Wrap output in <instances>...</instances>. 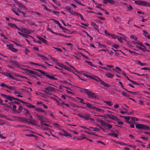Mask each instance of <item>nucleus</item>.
I'll return each mask as SVG.
<instances>
[{"label":"nucleus","instance_id":"obj_51","mask_svg":"<svg viewBox=\"0 0 150 150\" xmlns=\"http://www.w3.org/2000/svg\"><path fill=\"white\" fill-rule=\"evenodd\" d=\"M97 43H98V45L100 46H101V47H105V46L103 45L102 44H100V42H97Z\"/></svg>","mask_w":150,"mask_h":150},{"label":"nucleus","instance_id":"obj_57","mask_svg":"<svg viewBox=\"0 0 150 150\" xmlns=\"http://www.w3.org/2000/svg\"><path fill=\"white\" fill-rule=\"evenodd\" d=\"M47 30L50 31L52 33L54 34V32L53 30L51 28H47Z\"/></svg>","mask_w":150,"mask_h":150},{"label":"nucleus","instance_id":"obj_30","mask_svg":"<svg viewBox=\"0 0 150 150\" xmlns=\"http://www.w3.org/2000/svg\"><path fill=\"white\" fill-rule=\"evenodd\" d=\"M13 94L16 95V96L18 97H23V96L19 95V94L20 93L18 92L17 91H14L13 92Z\"/></svg>","mask_w":150,"mask_h":150},{"label":"nucleus","instance_id":"obj_37","mask_svg":"<svg viewBox=\"0 0 150 150\" xmlns=\"http://www.w3.org/2000/svg\"><path fill=\"white\" fill-rule=\"evenodd\" d=\"M109 134L110 135H112V136H114V137H116V138H118L117 137H118V135L117 134L115 133H113V132H112L110 133H109Z\"/></svg>","mask_w":150,"mask_h":150},{"label":"nucleus","instance_id":"obj_48","mask_svg":"<svg viewBox=\"0 0 150 150\" xmlns=\"http://www.w3.org/2000/svg\"><path fill=\"white\" fill-rule=\"evenodd\" d=\"M130 38H131L135 40H137V38L134 35H131L130 36Z\"/></svg>","mask_w":150,"mask_h":150},{"label":"nucleus","instance_id":"obj_17","mask_svg":"<svg viewBox=\"0 0 150 150\" xmlns=\"http://www.w3.org/2000/svg\"><path fill=\"white\" fill-rule=\"evenodd\" d=\"M105 76L108 78H112L114 76V74H112L110 72L106 73Z\"/></svg>","mask_w":150,"mask_h":150},{"label":"nucleus","instance_id":"obj_43","mask_svg":"<svg viewBox=\"0 0 150 150\" xmlns=\"http://www.w3.org/2000/svg\"><path fill=\"white\" fill-rule=\"evenodd\" d=\"M137 63L139 65L142 66H143L146 65V63H142L139 61H137Z\"/></svg>","mask_w":150,"mask_h":150},{"label":"nucleus","instance_id":"obj_7","mask_svg":"<svg viewBox=\"0 0 150 150\" xmlns=\"http://www.w3.org/2000/svg\"><path fill=\"white\" fill-rule=\"evenodd\" d=\"M0 94L4 98L9 100L11 102L12 101V100H17L18 101L19 100V99L12 97L10 96L5 95L2 93H1Z\"/></svg>","mask_w":150,"mask_h":150},{"label":"nucleus","instance_id":"obj_12","mask_svg":"<svg viewBox=\"0 0 150 150\" xmlns=\"http://www.w3.org/2000/svg\"><path fill=\"white\" fill-rule=\"evenodd\" d=\"M36 116L38 118L39 120L40 121V122H42L43 120H44L45 117L43 116L40 115L38 114H36Z\"/></svg>","mask_w":150,"mask_h":150},{"label":"nucleus","instance_id":"obj_56","mask_svg":"<svg viewBox=\"0 0 150 150\" xmlns=\"http://www.w3.org/2000/svg\"><path fill=\"white\" fill-rule=\"evenodd\" d=\"M52 13L56 15H57L59 13V11H52Z\"/></svg>","mask_w":150,"mask_h":150},{"label":"nucleus","instance_id":"obj_47","mask_svg":"<svg viewBox=\"0 0 150 150\" xmlns=\"http://www.w3.org/2000/svg\"><path fill=\"white\" fill-rule=\"evenodd\" d=\"M108 2L111 4H113L115 3V1L113 0H108Z\"/></svg>","mask_w":150,"mask_h":150},{"label":"nucleus","instance_id":"obj_21","mask_svg":"<svg viewBox=\"0 0 150 150\" xmlns=\"http://www.w3.org/2000/svg\"><path fill=\"white\" fill-rule=\"evenodd\" d=\"M118 83L120 84L121 85V87L124 89L125 90V91H126L128 92H129L131 93H135V92H132V91H128L125 88H124L123 87V84H122V83L121 82V81H119L118 82Z\"/></svg>","mask_w":150,"mask_h":150},{"label":"nucleus","instance_id":"obj_16","mask_svg":"<svg viewBox=\"0 0 150 150\" xmlns=\"http://www.w3.org/2000/svg\"><path fill=\"white\" fill-rule=\"evenodd\" d=\"M89 114L88 113H87L84 115L83 119L86 120H93V119L89 117Z\"/></svg>","mask_w":150,"mask_h":150},{"label":"nucleus","instance_id":"obj_29","mask_svg":"<svg viewBox=\"0 0 150 150\" xmlns=\"http://www.w3.org/2000/svg\"><path fill=\"white\" fill-rule=\"evenodd\" d=\"M6 46L8 48V49L11 50L13 47V45L12 44H7Z\"/></svg>","mask_w":150,"mask_h":150},{"label":"nucleus","instance_id":"obj_9","mask_svg":"<svg viewBox=\"0 0 150 150\" xmlns=\"http://www.w3.org/2000/svg\"><path fill=\"white\" fill-rule=\"evenodd\" d=\"M105 117L106 118H109L115 121L120 120L116 116L111 114H107L106 115V116Z\"/></svg>","mask_w":150,"mask_h":150},{"label":"nucleus","instance_id":"obj_31","mask_svg":"<svg viewBox=\"0 0 150 150\" xmlns=\"http://www.w3.org/2000/svg\"><path fill=\"white\" fill-rule=\"evenodd\" d=\"M126 50H127L130 53H133L135 55H139V53H137L136 52H135L134 51H131L130 50H129V49H126Z\"/></svg>","mask_w":150,"mask_h":150},{"label":"nucleus","instance_id":"obj_20","mask_svg":"<svg viewBox=\"0 0 150 150\" xmlns=\"http://www.w3.org/2000/svg\"><path fill=\"white\" fill-rule=\"evenodd\" d=\"M65 9L66 10L69 11V13L73 15V14H74V12L73 11L71 10V8L70 7H66V8H65Z\"/></svg>","mask_w":150,"mask_h":150},{"label":"nucleus","instance_id":"obj_15","mask_svg":"<svg viewBox=\"0 0 150 150\" xmlns=\"http://www.w3.org/2000/svg\"><path fill=\"white\" fill-rule=\"evenodd\" d=\"M86 106L87 107L91 109H92L94 110V108H95V106H92V105L90 103H86Z\"/></svg>","mask_w":150,"mask_h":150},{"label":"nucleus","instance_id":"obj_62","mask_svg":"<svg viewBox=\"0 0 150 150\" xmlns=\"http://www.w3.org/2000/svg\"><path fill=\"white\" fill-rule=\"evenodd\" d=\"M57 64L60 67H63V66H65V67L66 66L65 65H64L61 63H57Z\"/></svg>","mask_w":150,"mask_h":150},{"label":"nucleus","instance_id":"obj_22","mask_svg":"<svg viewBox=\"0 0 150 150\" xmlns=\"http://www.w3.org/2000/svg\"><path fill=\"white\" fill-rule=\"evenodd\" d=\"M23 112L25 115H26L27 114L29 115H30V112H29V110H28L25 108L23 109Z\"/></svg>","mask_w":150,"mask_h":150},{"label":"nucleus","instance_id":"obj_54","mask_svg":"<svg viewBox=\"0 0 150 150\" xmlns=\"http://www.w3.org/2000/svg\"><path fill=\"white\" fill-rule=\"evenodd\" d=\"M122 94L124 96L127 97H129L130 96V95H127L126 94V93L125 92H123L122 93Z\"/></svg>","mask_w":150,"mask_h":150},{"label":"nucleus","instance_id":"obj_42","mask_svg":"<svg viewBox=\"0 0 150 150\" xmlns=\"http://www.w3.org/2000/svg\"><path fill=\"white\" fill-rule=\"evenodd\" d=\"M116 142L117 144H119L121 145H127V144L120 142Z\"/></svg>","mask_w":150,"mask_h":150},{"label":"nucleus","instance_id":"obj_2","mask_svg":"<svg viewBox=\"0 0 150 150\" xmlns=\"http://www.w3.org/2000/svg\"><path fill=\"white\" fill-rule=\"evenodd\" d=\"M90 78H91L92 79L98 82H100L101 84L103 86L105 87H110V85L109 84L106 83L103 81H102L99 77L98 76H96L95 77H93L91 76H90Z\"/></svg>","mask_w":150,"mask_h":150},{"label":"nucleus","instance_id":"obj_27","mask_svg":"<svg viewBox=\"0 0 150 150\" xmlns=\"http://www.w3.org/2000/svg\"><path fill=\"white\" fill-rule=\"evenodd\" d=\"M134 44H137L138 45H140L142 47H143L144 48H145V46L141 42H134Z\"/></svg>","mask_w":150,"mask_h":150},{"label":"nucleus","instance_id":"obj_46","mask_svg":"<svg viewBox=\"0 0 150 150\" xmlns=\"http://www.w3.org/2000/svg\"><path fill=\"white\" fill-rule=\"evenodd\" d=\"M136 47H137L138 48H139V49L141 50L143 52H144V51H145L144 48H143L140 46H136Z\"/></svg>","mask_w":150,"mask_h":150},{"label":"nucleus","instance_id":"obj_33","mask_svg":"<svg viewBox=\"0 0 150 150\" xmlns=\"http://www.w3.org/2000/svg\"><path fill=\"white\" fill-rule=\"evenodd\" d=\"M38 55L40 57H41L43 59V60H46L48 59L47 58H46L45 56L42 55L38 54Z\"/></svg>","mask_w":150,"mask_h":150},{"label":"nucleus","instance_id":"obj_35","mask_svg":"<svg viewBox=\"0 0 150 150\" xmlns=\"http://www.w3.org/2000/svg\"><path fill=\"white\" fill-rule=\"evenodd\" d=\"M76 98L78 99L79 100H80L79 101V102H80V103H83L84 104H86V103L83 102L84 100L83 99H82L81 98L78 97H77Z\"/></svg>","mask_w":150,"mask_h":150},{"label":"nucleus","instance_id":"obj_19","mask_svg":"<svg viewBox=\"0 0 150 150\" xmlns=\"http://www.w3.org/2000/svg\"><path fill=\"white\" fill-rule=\"evenodd\" d=\"M5 75L7 77L12 78L13 79H15V78L13 77L10 73L6 72L5 73Z\"/></svg>","mask_w":150,"mask_h":150},{"label":"nucleus","instance_id":"obj_45","mask_svg":"<svg viewBox=\"0 0 150 150\" xmlns=\"http://www.w3.org/2000/svg\"><path fill=\"white\" fill-rule=\"evenodd\" d=\"M41 41H42L43 43L45 44H48L47 41L44 39L43 38Z\"/></svg>","mask_w":150,"mask_h":150},{"label":"nucleus","instance_id":"obj_49","mask_svg":"<svg viewBox=\"0 0 150 150\" xmlns=\"http://www.w3.org/2000/svg\"><path fill=\"white\" fill-rule=\"evenodd\" d=\"M17 29L22 33H23V31L24 30V28H19L18 27Z\"/></svg>","mask_w":150,"mask_h":150},{"label":"nucleus","instance_id":"obj_14","mask_svg":"<svg viewBox=\"0 0 150 150\" xmlns=\"http://www.w3.org/2000/svg\"><path fill=\"white\" fill-rule=\"evenodd\" d=\"M8 25L11 28H13L14 29H17L18 27L15 24H13L12 23H8Z\"/></svg>","mask_w":150,"mask_h":150},{"label":"nucleus","instance_id":"obj_32","mask_svg":"<svg viewBox=\"0 0 150 150\" xmlns=\"http://www.w3.org/2000/svg\"><path fill=\"white\" fill-rule=\"evenodd\" d=\"M91 25H92L94 26V28L96 29H97L98 28V26L94 22H92L91 23Z\"/></svg>","mask_w":150,"mask_h":150},{"label":"nucleus","instance_id":"obj_39","mask_svg":"<svg viewBox=\"0 0 150 150\" xmlns=\"http://www.w3.org/2000/svg\"><path fill=\"white\" fill-rule=\"evenodd\" d=\"M32 38H33V41L34 42H35L37 43H39V44H41L42 43V42L40 40H38L37 41L33 37H31Z\"/></svg>","mask_w":150,"mask_h":150},{"label":"nucleus","instance_id":"obj_63","mask_svg":"<svg viewBox=\"0 0 150 150\" xmlns=\"http://www.w3.org/2000/svg\"><path fill=\"white\" fill-rule=\"evenodd\" d=\"M142 70H150V69H149V68L148 67H144L143 68H141Z\"/></svg>","mask_w":150,"mask_h":150},{"label":"nucleus","instance_id":"obj_50","mask_svg":"<svg viewBox=\"0 0 150 150\" xmlns=\"http://www.w3.org/2000/svg\"><path fill=\"white\" fill-rule=\"evenodd\" d=\"M53 48L56 50H57V51H59V52H62V50L60 49V48H57V47H53Z\"/></svg>","mask_w":150,"mask_h":150},{"label":"nucleus","instance_id":"obj_11","mask_svg":"<svg viewBox=\"0 0 150 150\" xmlns=\"http://www.w3.org/2000/svg\"><path fill=\"white\" fill-rule=\"evenodd\" d=\"M24 70L25 71L27 72H28L32 74L33 75H37L38 76L37 74V72H35L34 71H32L31 70H30L29 69H27V68H25L24 69Z\"/></svg>","mask_w":150,"mask_h":150},{"label":"nucleus","instance_id":"obj_28","mask_svg":"<svg viewBox=\"0 0 150 150\" xmlns=\"http://www.w3.org/2000/svg\"><path fill=\"white\" fill-rule=\"evenodd\" d=\"M35 110L38 111L40 112H45L41 108H35Z\"/></svg>","mask_w":150,"mask_h":150},{"label":"nucleus","instance_id":"obj_3","mask_svg":"<svg viewBox=\"0 0 150 150\" xmlns=\"http://www.w3.org/2000/svg\"><path fill=\"white\" fill-rule=\"evenodd\" d=\"M35 70L40 72L42 74L43 76H47L48 78L50 79L54 80L56 81L58 80L57 79L55 78L52 76L48 74L47 73L42 70L37 69H35Z\"/></svg>","mask_w":150,"mask_h":150},{"label":"nucleus","instance_id":"obj_18","mask_svg":"<svg viewBox=\"0 0 150 150\" xmlns=\"http://www.w3.org/2000/svg\"><path fill=\"white\" fill-rule=\"evenodd\" d=\"M55 89L54 88L50 86H49L45 88V90L50 91H54Z\"/></svg>","mask_w":150,"mask_h":150},{"label":"nucleus","instance_id":"obj_34","mask_svg":"<svg viewBox=\"0 0 150 150\" xmlns=\"http://www.w3.org/2000/svg\"><path fill=\"white\" fill-rule=\"evenodd\" d=\"M95 7L98 8H102L101 7V6H103V5L100 4L99 3H96L95 4Z\"/></svg>","mask_w":150,"mask_h":150},{"label":"nucleus","instance_id":"obj_61","mask_svg":"<svg viewBox=\"0 0 150 150\" xmlns=\"http://www.w3.org/2000/svg\"><path fill=\"white\" fill-rule=\"evenodd\" d=\"M143 32L144 33V36L146 37V34H148V33L145 30H143Z\"/></svg>","mask_w":150,"mask_h":150},{"label":"nucleus","instance_id":"obj_52","mask_svg":"<svg viewBox=\"0 0 150 150\" xmlns=\"http://www.w3.org/2000/svg\"><path fill=\"white\" fill-rule=\"evenodd\" d=\"M38 66H41L42 67L44 68L45 69H47V67L45 66H44V65L43 64H38Z\"/></svg>","mask_w":150,"mask_h":150},{"label":"nucleus","instance_id":"obj_38","mask_svg":"<svg viewBox=\"0 0 150 150\" xmlns=\"http://www.w3.org/2000/svg\"><path fill=\"white\" fill-rule=\"evenodd\" d=\"M18 4L19 5V7L22 8L23 9H25L26 8V7H25V6H24V5H23V4H21V3H18Z\"/></svg>","mask_w":150,"mask_h":150},{"label":"nucleus","instance_id":"obj_23","mask_svg":"<svg viewBox=\"0 0 150 150\" xmlns=\"http://www.w3.org/2000/svg\"><path fill=\"white\" fill-rule=\"evenodd\" d=\"M53 20L54 21V23H55L56 24L59 25V28H62V26L61 25V24H60V23L58 21L55 19H53Z\"/></svg>","mask_w":150,"mask_h":150},{"label":"nucleus","instance_id":"obj_55","mask_svg":"<svg viewBox=\"0 0 150 150\" xmlns=\"http://www.w3.org/2000/svg\"><path fill=\"white\" fill-rule=\"evenodd\" d=\"M80 54L84 58H86L87 59H88V57L87 56H86L82 52H80Z\"/></svg>","mask_w":150,"mask_h":150},{"label":"nucleus","instance_id":"obj_40","mask_svg":"<svg viewBox=\"0 0 150 150\" xmlns=\"http://www.w3.org/2000/svg\"><path fill=\"white\" fill-rule=\"evenodd\" d=\"M104 103H105L108 104L110 106H112L113 104L112 102L110 101H105L104 102Z\"/></svg>","mask_w":150,"mask_h":150},{"label":"nucleus","instance_id":"obj_24","mask_svg":"<svg viewBox=\"0 0 150 150\" xmlns=\"http://www.w3.org/2000/svg\"><path fill=\"white\" fill-rule=\"evenodd\" d=\"M123 117L124 119H125L126 120V122L128 123L129 124H130L131 123V122L130 121H129V120H130L129 117L128 116H121Z\"/></svg>","mask_w":150,"mask_h":150},{"label":"nucleus","instance_id":"obj_13","mask_svg":"<svg viewBox=\"0 0 150 150\" xmlns=\"http://www.w3.org/2000/svg\"><path fill=\"white\" fill-rule=\"evenodd\" d=\"M62 131L63 134H61V135H63L66 137L69 136L70 137H71V135L70 134L64 130H63Z\"/></svg>","mask_w":150,"mask_h":150},{"label":"nucleus","instance_id":"obj_26","mask_svg":"<svg viewBox=\"0 0 150 150\" xmlns=\"http://www.w3.org/2000/svg\"><path fill=\"white\" fill-rule=\"evenodd\" d=\"M94 110H96L97 111L100 112H104V110H103L99 108H97L96 107H95V108H94Z\"/></svg>","mask_w":150,"mask_h":150},{"label":"nucleus","instance_id":"obj_36","mask_svg":"<svg viewBox=\"0 0 150 150\" xmlns=\"http://www.w3.org/2000/svg\"><path fill=\"white\" fill-rule=\"evenodd\" d=\"M12 107L14 109V111L15 112H16L17 113H19L21 112L17 111L15 109L17 108L16 105H12Z\"/></svg>","mask_w":150,"mask_h":150},{"label":"nucleus","instance_id":"obj_41","mask_svg":"<svg viewBox=\"0 0 150 150\" xmlns=\"http://www.w3.org/2000/svg\"><path fill=\"white\" fill-rule=\"evenodd\" d=\"M85 62L91 66L93 67H95L94 64L92 63L91 62L88 61H86Z\"/></svg>","mask_w":150,"mask_h":150},{"label":"nucleus","instance_id":"obj_4","mask_svg":"<svg viewBox=\"0 0 150 150\" xmlns=\"http://www.w3.org/2000/svg\"><path fill=\"white\" fill-rule=\"evenodd\" d=\"M83 89L84 91L87 94L88 98H97V96L95 93L91 92L87 89L84 88Z\"/></svg>","mask_w":150,"mask_h":150},{"label":"nucleus","instance_id":"obj_6","mask_svg":"<svg viewBox=\"0 0 150 150\" xmlns=\"http://www.w3.org/2000/svg\"><path fill=\"white\" fill-rule=\"evenodd\" d=\"M135 3L136 4L142 6H145L150 7V4L145 1H135Z\"/></svg>","mask_w":150,"mask_h":150},{"label":"nucleus","instance_id":"obj_44","mask_svg":"<svg viewBox=\"0 0 150 150\" xmlns=\"http://www.w3.org/2000/svg\"><path fill=\"white\" fill-rule=\"evenodd\" d=\"M112 46L116 49H118L119 47V45H118L115 44H113L112 45Z\"/></svg>","mask_w":150,"mask_h":150},{"label":"nucleus","instance_id":"obj_25","mask_svg":"<svg viewBox=\"0 0 150 150\" xmlns=\"http://www.w3.org/2000/svg\"><path fill=\"white\" fill-rule=\"evenodd\" d=\"M26 104L27 105H26V106L27 107L30 108H35V106L34 105L29 103H28V104Z\"/></svg>","mask_w":150,"mask_h":150},{"label":"nucleus","instance_id":"obj_5","mask_svg":"<svg viewBox=\"0 0 150 150\" xmlns=\"http://www.w3.org/2000/svg\"><path fill=\"white\" fill-rule=\"evenodd\" d=\"M135 127L137 128L140 129L144 130H149L150 129V127L148 126L142 124H137L136 125Z\"/></svg>","mask_w":150,"mask_h":150},{"label":"nucleus","instance_id":"obj_58","mask_svg":"<svg viewBox=\"0 0 150 150\" xmlns=\"http://www.w3.org/2000/svg\"><path fill=\"white\" fill-rule=\"evenodd\" d=\"M62 104L63 105H64L67 107H69V104L65 103L63 102L62 103Z\"/></svg>","mask_w":150,"mask_h":150},{"label":"nucleus","instance_id":"obj_10","mask_svg":"<svg viewBox=\"0 0 150 150\" xmlns=\"http://www.w3.org/2000/svg\"><path fill=\"white\" fill-rule=\"evenodd\" d=\"M100 122L102 125H105L109 129H110L112 127V125L110 124L104 122L102 120H100Z\"/></svg>","mask_w":150,"mask_h":150},{"label":"nucleus","instance_id":"obj_1","mask_svg":"<svg viewBox=\"0 0 150 150\" xmlns=\"http://www.w3.org/2000/svg\"><path fill=\"white\" fill-rule=\"evenodd\" d=\"M18 119L20 121H21L24 122H28L33 125H36L37 124L35 123L36 121L34 120L31 119H29L28 121L26 118L22 117H18Z\"/></svg>","mask_w":150,"mask_h":150},{"label":"nucleus","instance_id":"obj_8","mask_svg":"<svg viewBox=\"0 0 150 150\" xmlns=\"http://www.w3.org/2000/svg\"><path fill=\"white\" fill-rule=\"evenodd\" d=\"M9 62L11 63L14 66L16 67L20 68L21 67V65L17 61L11 59L9 61Z\"/></svg>","mask_w":150,"mask_h":150},{"label":"nucleus","instance_id":"obj_59","mask_svg":"<svg viewBox=\"0 0 150 150\" xmlns=\"http://www.w3.org/2000/svg\"><path fill=\"white\" fill-rule=\"evenodd\" d=\"M34 31V30H28V32L27 34H30L32 33H33Z\"/></svg>","mask_w":150,"mask_h":150},{"label":"nucleus","instance_id":"obj_64","mask_svg":"<svg viewBox=\"0 0 150 150\" xmlns=\"http://www.w3.org/2000/svg\"><path fill=\"white\" fill-rule=\"evenodd\" d=\"M0 117H1L4 118H6L7 116L4 115H2L1 114H0Z\"/></svg>","mask_w":150,"mask_h":150},{"label":"nucleus","instance_id":"obj_60","mask_svg":"<svg viewBox=\"0 0 150 150\" xmlns=\"http://www.w3.org/2000/svg\"><path fill=\"white\" fill-rule=\"evenodd\" d=\"M64 31L66 32L67 31H69V30L65 28L62 27V28H61Z\"/></svg>","mask_w":150,"mask_h":150},{"label":"nucleus","instance_id":"obj_53","mask_svg":"<svg viewBox=\"0 0 150 150\" xmlns=\"http://www.w3.org/2000/svg\"><path fill=\"white\" fill-rule=\"evenodd\" d=\"M0 86L1 87H4L6 88V87H7V85H6V84L5 83H1L0 85Z\"/></svg>","mask_w":150,"mask_h":150}]
</instances>
